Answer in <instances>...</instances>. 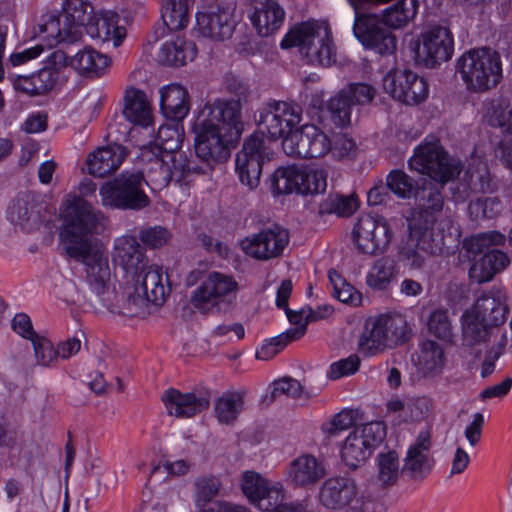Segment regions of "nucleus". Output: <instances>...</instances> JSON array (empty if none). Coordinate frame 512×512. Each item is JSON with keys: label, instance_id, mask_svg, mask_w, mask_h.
<instances>
[{"label": "nucleus", "instance_id": "1", "mask_svg": "<svg viewBox=\"0 0 512 512\" xmlns=\"http://www.w3.org/2000/svg\"><path fill=\"white\" fill-rule=\"evenodd\" d=\"M104 216L82 197L67 206L59 234L70 258L85 265L86 282L102 306L109 305L111 272L107 257L92 247L93 236L102 227Z\"/></svg>", "mask_w": 512, "mask_h": 512}, {"label": "nucleus", "instance_id": "2", "mask_svg": "<svg viewBox=\"0 0 512 512\" xmlns=\"http://www.w3.org/2000/svg\"><path fill=\"white\" fill-rule=\"evenodd\" d=\"M301 119L302 110L294 103L272 101L264 107L259 118L261 133L251 134L236 155L235 169L243 185L255 189L260 183L263 165L269 160L263 134L266 133L272 140L284 138Z\"/></svg>", "mask_w": 512, "mask_h": 512}, {"label": "nucleus", "instance_id": "3", "mask_svg": "<svg viewBox=\"0 0 512 512\" xmlns=\"http://www.w3.org/2000/svg\"><path fill=\"white\" fill-rule=\"evenodd\" d=\"M509 306L507 293L500 286H492L476 298L474 304L461 316L463 340L468 345L486 343L497 338L507 320Z\"/></svg>", "mask_w": 512, "mask_h": 512}, {"label": "nucleus", "instance_id": "4", "mask_svg": "<svg viewBox=\"0 0 512 512\" xmlns=\"http://www.w3.org/2000/svg\"><path fill=\"white\" fill-rule=\"evenodd\" d=\"M505 240V235L498 231L480 233L464 240L463 247L468 257L483 254L469 269V277L472 281L479 284L489 282L509 266L510 258L506 253L490 249L492 246L503 245Z\"/></svg>", "mask_w": 512, "mask_h": 512}, {"label": "nucleus", "instance_id": "5", "mask_svg": "<svg viewBox=\"0 0 512 512\" xmlns=\"http://www.w3.org/2000/svg\"><path fill=\"white\" fill-rule=\"evenodd\" d=\"M456 70L467 89L473 92H484L494 88L502 77L500 56L487 47L465 52L457 60Z\"/></svg>", "mask_w": 512, "mask_h": 512}, {"label": "nucleus", "instance_id": "6", "mask_svg": "<svg viewBox=\"0 0 512 512\" xmlns=\"http://www.w3.org/2000/svg\"><path fill=\"white\" fill-rule=\"evenodd\" d=\"M284 49L298 47L312 65L331 66L336 62V48L330 32L316 23H302L289 31L280 43Z\"/></svg>", "mask_w": 512, "mask_h": 512}, {"label": "nucleus", "instance_id": "7", "mask_svg": "<svg viewBox=\"0 0 512 512\" xmlns=\"http://www.w3.org/2000/svg\"><path fill=\"white\" fill-rule=\"evenodd\" d=\"M408 339L407 323L403 317L380 315L366 321L358 341V352L366 357L375 356Z\"/></svg>", "mask_w": 512, "mask_h": 512}, {"label": "nucleus", "instance_id": "8", "mask_svg": "<svg viewBox=\"0 0 512 512\" xmlns=\"http://www.w3.org/2000/svg\"><path fill=\"white\" fill-rule=\"evenodd\" d=\"M408 236L398 245L397 258L403 266L416 270L423 267L430 255H437L445 246L444 223L438 224V230H426L420 222L407 223Z\"/></svg>", "mask_w": 512, "mask_h": 512}, {"label": "nucleus", "instance_id": "9", "mask_svg": "<svg viewBox=\"0 0 512 512\" xmlns=\"http://www.w3.org/2000/svg\"><path fill=\"white\" fill-rule=\"evenodd\" d=\"M144 175L140 171H123L100 188L102 205L120 210L139 211L150 204L143 189Z\"/></svg>", "mask_w": 512, "mask_h": 512}, {"label": "nucleus", "instance_id": "10", "mask_svg": "<svg viewBox=\"0 0 512 512\" xmlns=\"http://www.w3.org/2000/svg\"><path fill=\"white\" fill-rule=\"evenodd\" d=\"M408 165L442 186L460 174L459 162L449 156L439 141L419 144Z\"/></svg>", "mask_w": 512, "mask_h": 512}, {"label": "nucleus", "instance_id": "11", "mask_svg": "<svg viewBox=\"0 0 512 512\" xmlns=\"http://www.w3.org/2000/svg\"><path fill=\"white\" fill-rule=\"evenodd\" d=\"M238 283L232 276L212 272L191 294L190 302L203 313L229 309L236 300Z\"/></svg>", "mask_w": 512, "mask_h": 512}, {"label": "nucleus", "instance_id": "12", "mask_svg": "<svg viewBox=\"0 0 512 512\" xmlns=\"http://www.w3.org/2000/svg\"><path fill=\"white\" fill-rule=\"evenodd\" d=\"M271 190L274 195L318 194L326 190L327 173L324 169L297 166L280 167L271 175Z\"/></svg>", "mask_w": 512, "mask_h": 512}, {"label": "nucleus", "instance_id": "13", "mask_svg": "<svg viewBox=\"0 0 512 512\" xmlns=\"http://www.w3.org/2000/svg\"><path fill=\"white\" fill-rule=\"evenodd\" d=\"M386 436L383 422L374 421L356 427L344 440L340 456L350 469L355 470L364 464Z\"/></svg>", "mask_w": 512, "mask_h": 512}, {"label": "nucleus", "instance_id": "14", "mask_svg": "<svg viewBox=\"0 0 512 512\" xmlns=\"http://www.w3.org/2000/svg\"><path fill=\"white\" fill-rule=\"evenodd\" d=\"M282 148L289 157L299 159L319 158L330 152L332 141L316 125L305 124L294 129L283 138Z\"/></svg>", "mask_w": 512, "mask_h": 512}, {"label": "nucleus", "instance_id": "15", "mask_svg": "<svg viewBox=\"0 0 512 512\" xmlns=\"http://www.w3.org/2000/svg\"><path fill=\"white\" fill-rule=\"evenodd\" d=\"M436 184L424 180L415 193L416 207L407 223L420 222V227L428 230H438V224L444 223V233L450 228L452 221L449 218L438 219L444 208V197L441 189Z\"/></svg>", "mask_w": 512, "mask_h": 512}, {"label": "nucleus", "instance_id": "16", "mask_svg": "<svg viewBox=\"0 0 512 512\" xmlns=\"http://www.w3.org/2000/svg\"><path fill=\"white\" fill-rule=\"evenodd\" d=\"M195 134L194 148L199 159L209 161L214 167L225 162L230 157L231 146L239 139L229 137L213 124H204L195 121L193 125Z\"/></svg>", "mask_w": 512, "mask_h": 512}, {"label": "nucleus", "instance_id": "17", "mask_svg": "<svg viewBox=\"0 0 512 512\" xmlns=\"http://www.w3.org/2000/svg\"><path fill=\"white\" fill-rule=\"evenodd\" d=\"M393 232L384 217L364 214L353 229V241L358 251L366 255L383 252L390 244Z\"/></svg>", "mask_w": 512, "mask_h": 512}, {"label": "nucleus", "instance_id": "18", "mask_svg": "<svg viewBox=\"0 0 512 512\" xmlns=\"http://www.w3.org/2000/svg\"><path fill=\"white\" fill-rule=\"evenodd\" d=\"M241 109L242 105L239 101L216 99L203 107L195 121L213 124L229 137L240 139L244 130Z\"/></svg>", "mask_w": 512, "mask_h": 512}, {"label": "nucleus", "instance_id": "19", "mask_svg": "<svg viewBox=\"0 0 512 512\" xmlns=\"http://www.w3.org/2000/svg\"><path fill=\"white\" fill-rule=\"evenodd\" d=\"M68 64V56L61 50L51 52L45 66L29 76H18L15 87L30 96L43 95L52 91L57 85L61 69Z\"/></svg>", "mask_w": 512, "mask_h": 512}, {"label": "nucleus", "instance_id": "20", "mask_svg": "<svg viewBox=\"0 0 512 512\" xmlns=\"http://www.w3.org/2000/svg\"><path fill=\"white\" fill-rule=\"evenodd\" d=\"M383 88L394 99L407 105L421 103L429 93L426 80L408 69L390 71L383 79Z\"/></svg>", "mask_w": 512, "mask_h": 512}, {"label": "nucleus", "instance_id": "21", "mask_svg": "<svg viewBox=\"0 0 512 512\" xmlns=\"http://www.w3.org/2000/svg\"><path fill=\"white\" fill-rule=\"evenodd\" d=\"M454 51V40L450 30L443 26H433L421 35V43L416 49V59L427 68L449 60Z\"/></svg>", "mask_w": 512, "mask_h": 512}, {"label": "nucleus", "instance_id": "22", "mask_svg": "<svg viewBox=\"0 0 512 512\" xmlns=\"http://www.w3.org/2000/svg\"><path fill=\"white\" fill-rule=\"evenodd\" d=\"M286 229L273 225L241 241V248L248 256L261 261L277 258L289 243Z\"/></svg>", "mask_w": 512, "mask_h": 512}, {"label": "nucleus", "instance_id": "23", "mask_svg": "<svg viewBox=\"0 0 512 512\" xmlns=\"http://www.w3.org/2000/svg\"><path fill=\"white\" fill-rule=\"evenodd\" d=\"M134 281V295L128 301L133 304L150 302L154 305H162L170 292L167 277L164 279L162 268L156 265H147L132 277Z\"/></svg>", "mask_w": 512, "mask_h": 512}, {"label": "nucleus", "instance_id": "24", "mask_svg": "<svg viewBox=\"0 0 512 512\" xmlns=\"http://www.w3.org/2000/svg\"><path fill=\"white\" fill-rule=\"evenodd\" d=\"M210 399L211 393L206 389L182 393L171 388L162 394L169 415L178 418H190L208 409Z\"/></svg>", "mask_w": 512, "mask_h": 512}, {"label": "nucleus", "instance_id": "25", "mask_svg": "<svg viewBox=\"0 0 512 512\" xmlns=\"http://www.w3.org/2000/svg\"><path fill=\"white\" fill-rule=\"evenodd\" d=\"M430 445L429 438L421 434L409 446L401 468L404 478L414 483H422L430 475L434 466Z\"/></svg>", "mask_w": 512, "mask_h": 512}, {"label": "nucleus", "instance_id": "26", "mask_svg": "<svg viewBox=\"0 0 512 512\" xmlns=\"http://www.w3.org/2000/svg\"><path fill=\"white\" fill-rule=\"evenodd\" d=\"M358 487L350 477H331L320 488L321 504L329 509H342L357 499Z\"/></svg>", "mask_w": 512, "mask_h": 512}, {"label": "nucleus", "instance_id": "27", "mask_svg": "<svg viewBox=\"0 0 512 512\" xmlns=\"http://www.w3.org/2000/svg\"><path fill=\"white\" fill-rule=\"evenodd\" d=\"M113 261L131 277L137 275L148 265L143 248L134 236L129 235L115 239Z\"/></svg>", "mask_w": 512, "mask_h": 512}, {"label": "nucleus", "instance_id": "28", "mask_svg": "<svg viewBox=\"0 0 512 512\" xmlns=\"http://www.w3.org/2000/svg\"><path fill=\"white\" fill-rule=\"evenodd\" d=\"M235 23L227 10L203 11L196 14V27L201 36L214 41L229 39L234 31Z\"/></svg>", "mask_w": 512, "mask_h": 512}, {"label": "nucleus", "instance_id": "29", "mask_svg": "<svg viewBox=\"0 0 512 512\" xmlns=\"http://www.w3.org/2000/svg\"><path fill=\"white\" fill-rule=\"evenodd\" d=\"M127 154V149L120 144L114 143L100 147L87 157L88 172L94 177L103 178L115 172Z\"/></svg>", "mask_w": 512, "mask_h": 512}, {"label": "nucleus", "instance_id": "30", "mask_svg": "<svg viewBox=\"0 0 512 512\" xmlns=\"http://www.w3.org/2000/svg\"><path fill=\"white\" fill-rule=\"evenodd\" d=\"M325 476V468L313 455L304 454L294 459L288 468V481L295 487H308Z\"/></svg>", "mask_w": 512, "mask_h": 512}, {"label": "nucleus", "instance_id": "31", "mask_svg": "<svg viewBox=\"0 0 512 512\" xmlns=\"http://www.w3.org/2000/svg\"><path fill=\"white\" fill-rule=\"evenodd\" d=\"M160 108L163 115L174 121L183 120L190 110L188 91L179 84H170L160 90Z\"/></svg>", "mask_w": 512, "mask_h": 512}, {"label": "nucleus", "instance_id": "32", "mask_svg": "<svg viewBox=\"0 0 512 512\" xmlns=\"http://www.w3.org/2000/svg\"><path fill=\"white\" fill-rule=\"evenodd\" d=\"M261 7L251 16L259 35L267 37L276 32L284 23L285 11L277 0H260Z\"/></svg>", "mask_w": 512, "mask_h": 512}, {"label": "nucleus", "instance_id": "33", "mask_svg": "<svg viewBox=\"0 0 512 512\" xmlns=\"http://www.w3.org/2000/svg\"><path fill=\"white\" fill-rule=\"evenodd\" d=\"M92 6L85 0H66L63 6V23L69 27V39L80 40L82 28L92 21Z\"/></svg>", "mask_w": 512, "mask_h": 512}, {"label": "nucleus", "instance_id": "34", "mask_svg": "<svg viewBox=\"0 0 512 512\" xmlns=\"http://www.w3.org/2000/svg\"><path fill=\"white\" fill-rule=\"evenodd\" d=\"M111 60L105 54L89 47L78 51L69 61V64L80 75L94 78L105 74Z\"/></svg>", "mask_w": 512, "mask_h": 512}, {"label": "nucleus", "instance_id": "35", "mask_svg": "<svg viewBox=\"0 0 512 512\" xmlns=\"http://www.w3.org/2000/svg\"><path fill=\"white\" fill-rule=\"evenodd\" d=\"M119 16L114 12H104L90 23L87 32L103 43L112 42L115 48L119 47L126 37V29L118 24Z\"/></svg>", "mask_w": 512, "mask_h": 512}, {"label": "nucleus", "instance_id": "36", "mask_svg": "<svg viewBox=\"0 0 512 512\" xmlns=\"http://www.w3.org/2000/svg\"><path fill=\"white\" fill-rule=\"evenodd\" d=\"M196 54L195 43L177 37L162 44L158 58L160 62L169 66H183L188 61L194 60Z\"/></svg>", "mask_w": 512, "mask_h": 512}, {"label": "nucleus", "instance_id": "37", "mask_svg": "<svg viewBox=\"0 0 512 512\" xmlns=\"http://www.w3.org/2000/svg\"><path fill=\"white\" fill-rule=\"evenodd\" d=\"M420 352L416 366L418 372L424 376H436L441 373L445 362L442 347L433 340H424L419 345Z\"/></svg>", "mask_w": 512, "mask_h": 512}, {"label": "nucleus", "instance_id": "38", "mask_svg": "<svg viewBox=\"0 0 512 512\" xmlns=\"http://www.w3.org/2000/svg\"><path fill=\"white\" fill-rule=\"evenodd\" d=\"M125 100L123 114L128 121L142 127L152 124V110L143 91L132 89L127 92Z\"/></svg>", "mask_w": 512, "mask_h": 512}, {"label": "nucleus", "instance_id": "39", "mask_svg": "<svg viewBox=\"0 0 512 512\" xmlns=\"http://www.w3.org/2000/svg\"><path fill=\"white\" fill-rule=\"evenodd\" d=\"M62 20L63 16L61 14L44 15L35 29L36 36L47 41L49 46L54 43L72 44L78 42V40L68 39L70 29Z\"/></svg>", "mask_w": 512, "mask_h": 512}, {"label": "nucleus", "instance_id": "40", "mask_svg": "<svg viewBox=\"0 0 512 512\" xmlns=\"http://www.w3.org/2000/svg\"><path fill=\"white\" fill-rule=\"evenodd\" d=\"M398 268L394 259L385 256L377 259L366 276V284L373 290H387L395 280Z\"/></svg>", "mask_w": 512, "mask_h": 512}, {"label": "nucleus", "instance_id": "41", "mask_svg": "<svg viewBox=\"0 0 512 512\" xmlns=\"http://www.w3.org/2000/svg\"><path fill=\"white\" fill-rule=\"evenodd\" d=\"M418 6V0H399L383 10L381 19L390 30L402 28L415 18Z\"/></svg>", "mask_w": 512, "mask_h": 512}, {"label": "nucleus", "instance_id": "42", "mask_svg": "<svg viewBox=\"0 0 512 512\" xmlns=\"http://www.w3.org/2000/svg\"><path fill=\"white\" fill-rule=\"evenodd\" d=\"M193 0H163L161 16L171 31L184 29L189 22V6Z\"/></svg>", "mask_w": 512, "mask_h": 512}, {"label": "nucleus", "instance_id": "43", "mask_svg": "<svg viewBox=\"0 0 512 512\" xmlns=\"http://www.w3.org/2000/svg\"><path fill=\"white\" fill-rule=\"evenodd\" d=\"M244 400L239 392H226L215 404V414L222 424L233 423L243 410Z\"/></svg>", "mask_w": 512, "mask_h": 512}, {"label": "nucleus", "instance_id": "44", "mask_svg": "<svg viewBox=\"0 0 512 512\" xmlns=\"http://www.w3.org/2000/svg\"><path fill=\"white\" fill-rule=\"evenodd\" d=\"M490 123L494 127L501 128L505 134L499 143V151L502 161L512 169V110H502L490 119Z\"/></svg>", "mask_w": 512, "mask_h": 512}, {"label": "nucleus", "instance_id": "45", "mask_svg": "<svg viewBox=\"0 0 512 512\" xmlns=\"http://www.w3.org/2000/svg\"><path fill=\"white\" fill-rule=\"evenodd\" d=\"M304 334L305 327L303 326L289 328L262 345L261 349L256 352V357L261 360H268L283 350L289 343L300 339Z\"/></svg>", "mask_w": 512, "mask_h": 512}, {"label": "nucleus", "instance_id": "46", "mask_svg": "<svg viewBox=\"0 0 512 512\" xmlns=\"http://www.w3.org/2000/svg\"><path fill=\"white\" fill-rule=\"evenodd\" d=\"M377 480L382 486L394 485L401 474L399 457L396 451L389 450L377 456Z\"/></svg>", "mask_w": 512, "mask_h": 512}, {"label": "nucleus", "instance_id": "47", "mask_svg": "<svg viewBox=\"0 0 512 512\" xmlns=\"http://www.w3.org/2000/svg\"><path fill=\"white\" fill-rule=\"evenodd\" d=\"M332 285V295L342 303L359 306L362 303V294L348 283L340 273L331 269L328 273Z\"/></svg>", "mask_w": 512, "mask_h": 512}, {"label": "nucleus", "instance_id": "48", "mask_svg": "<svg viewBox=\"0 0 512 512\" xmlns=\"http://www.w3.org/2000/svg\"><path fill=\"white\" fill-rule=\"evenodd\" d=\"M188 156L185 152H176L170 155L168 159L161 160V169L163 171V181L167 184L171 180L176 182L184 181L189 177L187 171Z\"/></svg>", "mask_w": 512, "mask_h": 512}, {"label": "nucleus", "instance_id": "49", "mask_svg": "<svg viewBox=\"0 0 512 512\" xmlns=\"http://www.w3.org/2000/svg\"><path fill=\"white\" fill-rule=\"evenodd\" d=\"M358 207L357 199L340 194H329L319 205L321 214H337L338 216H349Z\"/></svg>", "mask_w": 512, "mask_h": 512}, {"label": "nucleus", "instance_id": "50", "mask_svg": "<svg viewBox=\"0 0 512 512\" xmlns=\"http://www.w3.org/2000/svg\"><path fill=\"white\" fill-rule=\"evenodd\" d=\"M464 181L473 193H489L496 189V184L484 164L469 168L464 175Z\"/></svg>", "mask_w": 512, "mask_h": 512}, {"label": "nucleus", "instance_id": "51", "mask_svg": "<svg viewBox=\"0 0 512 512\" xmlns=\"http://www.w3.org/2000/svg\"><path fill=\"white\" fill-rule=\"evenodd\" d=\"M387 187L398 198L410 199L417 192V182L402 170H392L387 175Z\"/></svg>", "mask_w": 512, "mask_h": 512}, {"label": "nucleus", "instance_id": "52", "mask_svg": "<svg viewBox=\"0 0 512 512\" xmlns=\"http://www.w3.org/2000/svg\"><path fill=\"white\" fill-rule=\"evenodd\" d=\"M327 106L335 125L344 127L350 124L353 104L344 89L332 97Z\"/></svg>", "mask_w": 512, "mask_h": 512}, {"label": "nucleus", "instance_id": "53", "mask_svg": "<svg viewBox=\"0 0 512 512\" xmlns=\"http://www.w3.org/2000/svg\"><path fill=\"white\" fill-rule=\"evenodd\" d=\"M221 487L220 480L215 476H201L194 482V498L197 507H203L212 501Z\"/></svg>", "mask_w": 512, "mask_h": 512}, {"label": "nucleus", "instance_id": "54", "mask_svg": "<svg viewBox=\"0 0 512 512\" xmlns=\"http://www.w3.org/2000/svg\"><path fill=\"white\" fill-rule=\"evenodd\" d=\"M269 484L260 474L246 471L242 477L241 489L250 502L255 505Z\"/></svg>", "mask_w": 512, "mask_h": 512}, {"label": "nucleus", "instance_id": "55", "mask_svg": "<svg viewBox=\"0 0 512 512\" xmlns=\"http://www.w3.org/2000/svg\"><path fill=\"white\" fill-rule=\"evenodd\" d=\"M428 331L435 337L448 340L452 336V325L446 309L434 310L428 318Z\"/></svg>", "mask_w": 512, "mask_h": 512}, {"label": "nucleus", "instance_id": "56", "mask_svg": "<svg viewBox=\"0 0 512 512\" xmlns=\"http://www.w3.org/2000/svg\"><path fill=\"white\" fill-rule=\"evenodd\" d=\"M284 500L285 494L282 485L269 484L255 505L262 511L275 512L280 505L286 503Z\"/></svg>", "mask_w": 512, "mask_h": 512}, {"label": "nucleus", "instance_id": "57", "mask_svg": "<svg viewBox=\"0 0 512 512\" xmlns=\"http://www.w3.org/2000/svg\"><path fill=\"white\" fill-rule=\"evenodd\" d=\"M31 342L33 344L37 364L50 366L58 360L56 348H54L49 339L37 335Z\"/></svg>", "mask_w": 512, "mask_h": 512}, {"label": "nucleus", "instance_id": "58", "mask_svg": "<svg viewBox=\"0 0 512 512\" xmlns=\"http://www.w3.org/2000/svg\"><path fill=\"white\" fill-rule=\"evenodd\" d=\"M492 0H456L463 13L470 19L485 22L490 16Z\"/></svg>", "mask_w": 512, "mask_h": 512}, {"label": "nucleus", "instance_id": "59", "mask_svg": "<svg viewBox=\"0 0 512 512\" xmlns=\"http://www.w3.org/2000/svg\"><path fill=\"white\" fill-rule=\"evenodd\" d=\"M355 424V418L351 410L344 409L322 425V430L330 437L337 436L340 432L349 429Z\"/></svg>", "mask_w": 512, "mask_h": 512}, {"label": "nucleus", "instance_id": "60", "mask_svg": "<svg viewBox=\"0 0 512 512\" xmlns=\"http://www.w3.org/2000/svg\"><path fill=\"white\" fill-rule=\"evenodd\" d=\"M140 240L149 248H160L168 243L171 238L169 230L162 226L143 228L139 234Z\"/></svg>", "mask_w": 512, "mask_h": 512}, {"label": "nucleus", "instance_id": "61", "mask_svg": "<svg viewBox=\"0 0 512 512\" xmlns=\"http://www.w3.org/2000/svg\"><path fill=\"white\" fill-rule=\"evenodd\" d=\"M302 392L303 387L298 380L286 377L273 383L271 398L275 400L282 395L297 398L301 396Z\"/></svg>", "mask_w": 512, "mask_h": 512}, {"label": "nucleus", "instance_id": "62", "mask_svg": "<svg viewBox=\"0 0 512 512\" xmlns=\"http://www.w3.org/2000/svg\"><path fill=\"white\" fill-rule=\"evenodd\" d=\"M349 95L353 105H364L370 103L375 97V89L366 83H353L344 89Z\"/></svg>", "mask_w": 512, "mask_h": 512}, {"label": "nucleus", "instance_id": "63", "mask_svg": "<svg viewBox=\"0 0 512 512\" xmlns=\"http://www.w3.org/2000/svg\"><path fill=\"white\" fill-rule=\"evenodd\" d=\"M360 366V359L356 355L334 362L330 366L329 377L333 380L339 379L346 375L354 374Z\"/></svg>", "mask_w": 512, "mask_h": 512}, {"label": "nucleus", "instance_id": "64", "mask_svg": "<svg viewBox=\"0 0 512 512\" xmlns=\"http://www.w3.org/2000/svg\"><path fill=\"white\" fill-rule=\"evenodd\" d=\"M11 325L14 332L30 341L38 335L34 331L31 319L26 313H17L12 319Z\"/></svg>", "mask_w": 512, "mask_h": 512}]
</instances>
